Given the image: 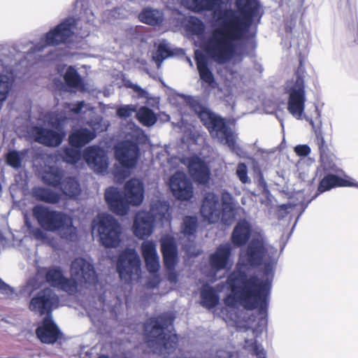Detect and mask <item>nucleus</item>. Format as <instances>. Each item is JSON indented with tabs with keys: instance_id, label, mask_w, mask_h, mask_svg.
I'll return each mask as SVG.
<instances>
[{
	"instance_id": "nucleus-9",
	"label": "nucleus",
	"mask_w": 358,
	"mask_h": 358,
	"mask_svg": "<svg viewBox=\"0 0 358 358\" xmlns=\"http://www.w3.org/2000/svg\"><path fill=\"white\" fill-rule=\"evenodd\" d=\"M33 214L40 226L45 230L58 231L61 238L67 241H73L77 239V229L73 225L71 217L42 206L34 207Z\"/></svg>"
},
{
	"instance_id": "nucleus-19",
	"label": "nucleus",
	"mask_w": 358,
	"mask_h": 358,
	"mask_svg": "<svg viewBox=\"0 0 358 358\" xmlns=\"http://www.w3.org/2000/svg\"><path fill=\"white\" fill-rule=\"evenodd\" d=\"M169 185L173 195L180 200H189L193 196L192 185L182 171H176L170 178Z\"/></svg>"
},
{
	"instance_id": "nucleus-52",
	"label": "nucleus",
	"mask_w": 358,
	"mask_h": 358,
	"mask_svg": "<svg viewBox=\"0 0 358 358\" xmlns=\"http://www.w3.org/2000/svg\"><path fill=\"white\" fill-rule=\"evenodd\" d=\"M113 248H115V245L116 244V242L117 241L116 236H115V234L117 233V228H118V224L117 222L113 219Z\"/></svg>"
},
{
	"instance_id": "nucleus-45",
	"label": "nucleus",
	"mask_w": 358,
	"mask_h": 358,
	"mask_svg": "<svg viewBox=\"0 0 358 358\" xmlns=\"http://www.w3.org/2000/svg\"><path fill=\"white\" fill-rule=\"evenodd\" d=\"M304 0H295L294 4L292 6V13L291 14V22L294 23L298 17L303 14V6Z\"/></svg>"
},
{
	"instance_id": "nucleus-46",
	"label": "nucleus",
	"mask_w": 358,
	"mask_h": 358,
	"mask_svg": "<svg viewBox=\"0 0 358 358\" xmlns=\"http://www.w3.org/2000/svg\"><path fill=\"white\" fill-rule=\"evenodd\" d=\"M236 173L242 183L245 184L250 182V180L248 176V168L245 164H238Z\"/></svg>"
},
{
	"instance_id": "nucleus-18",
	"label": "nucleus",
	"mask_w": 358,
	"mask_h": 358,
	"mask_svg": "<svg viewBox=\"0 0 358 358\" xmlns=\"http://www.w3.org/2000/svg\"><path fill=\"white\" fill-rule=\"evenodd\" d=\"M112 217L110 215L101 213L92 223V234L99 238V241L106 248L112 246Z\"/></svg>"
},
{
	"instance_id": "nucleus-48",
	"label": "nucleus",
	"mask_w": 358,
	"mask_h": 358,
	"mask_svg": "<svg viewBox=\"0 0 358 358\" xmlns=\"http://www.w3.org/2000/svg\"><path fill=\"white\" fill-rule=\"evenodd\" d=\"M124 85L127 87L131 88L134 90V92H135L138 94L139 97H144L145 99L150 98L148 92L146 90L141 88L138 85L134 84L129 80L125 81Z\"/></svg>"
},
{
	"instance_id": "nucleus-26",
	"label": "nucleus",
	"mask_w": 358,
	"mask_h": 358,
	"mask_svg": "<svg viewBox=\"0 0 358 358\" xmlns=\"http://www.w3.org/2000/svg\"><path fill=\"white\" fill-rule=\"evenodd\" d=\"M34 140L48 146H57L62 140L63 134L46 129L36 127L32 130Z\"/></svg>"
},
{
	"instance_id": "nucleus-51",
	"label": "nucleus",
	"mask_w": 358,
	"mask_h": 358,
	"mask_svg": "<svg viewBox=\"0 0 358 358\" xmlns=\"http://www.w3.org/2000/svg\"><path fill=\"white\" fill-rule=\"evenodd\" d=\"M0 292L5 294H9L12 292L11 288L4 283L1 279H0Z\"/></svg>"
},
{
	"instance_id": "nucleus-29",
	"label": "nucleus",
	"mask_w": 358,
	"mask_h": 358,
	"mask_svg": "<svg viewBox=\"0 0 358 358\" xmlns=\"http://www.w3.org/2000/svg\"><path fill=\"white\" fill-rule=\"evenodd\" d=\"M187 34L192 37L200 38L204 31L205 26L203 22L194 16H187L182 21Z\"/></svg>"
},
{
	"instance_id": "nucleus-27",
	"label": "nucleus",
	"mask_w": 358,
	"mask_h": 358,
	"mask_svg": "<svg viewBox=\"0 0 358 358\" xmlns=\"http://www.w3.org/2000/svg\"><path fill=\"white\" fill-rule=\"evenodd\" d=\"M197 220L196 217L187 216L183 220L182 227V232L184 236H187V238L190 241L189 245H185V250L189 255H197L199 254V250H196L193 241L191 238L193 236L196 227Z\"/></svg>"
},
{
	"instance_id": "nucleus-43",
	"label": "nucleus",
	"mask_w": 358,
	"mask_h": 358,
	"mask_svg": "<svg viewBox=\"0 0 358 358\" xmlns=\"http://www.w3.org/2000/svg\"><path fill=\"white\" fill-rule=\"evenodd\" d=\"M25 227L27 228V232L29 233V234L33 236L34 238L43 241H46L47 234L38 228H32L27 217H25Z\"/></svg>"
},
{
	"instance_id": "nucleus-24",
	"label": "nucleus",
	"mask_w": 358,
	"mask_h": 358,
	"mask_svg": "<svg viewBox=\"0 0 358 358\" xmlns=\"http://www.w3.org/2000/svg\"><path fill=\"white\" fill-rule=\"evenodd\" d=\"M85 106L83 101L78 102V103L66 104L64 106V110L60 114L55 113H50L46 117V121L49 124L58 129L63 124L65 120L71 118L72 115L79 113L82 108Z\"/></svg>"
},
{
	"instance_id": "nucleus-40",
	"label": "nucleus",
	"mask_w": 358,
	"mask_h": 358,
	"mask_svg": "<svg viewBox=\"0 0 358 358\" xmlns=\"http://www.w3.org/2000/svg\"><path fill=\"white\" fill-rule=\"evenodd\" d=\"M147 269L148 271L153 275L155 278V282L149 284V286L154 287L159 282V276L157 272L159 268V256L150 257L145 259Z\"/></svg>"
},
{
	"instance_id": "nucleus-2",
	"label": "nucleus",
	"mask_w": 358,
	"mask_h": 358,
	"mask_svg": "<svg viewBox=\"0 0 358 358\" xmlns=\"http://www.w3.org/2000/svg\"><path fill=\"white\" fill-rule=\"evenodd\" d=\"M222 0H180L185 8L196 13L213 12L214 28L200 43L206 55L219 64L240 63L243 59V45L253 37L262 16L258 0H235L236 9H218Z\"/></svg>"
},
{
	"instance_id": "nucleus-20",
	"label": "nucleus",
	"mask_w": 358,
	"mask_h": 358,
	"mask_svg": "<svg viewBox=\"0 0 358 358\" xmlns=\"http://www.w3.org/2000/svg\"><path fill=\"white\" fill-rule=\"evenodd\" d=\"M231 245L229 243L221 244L210 256V264L212 269L215 272L213 275L208 276V280L213 282L221 276H217L216 273L226 269L231 265L230 262Z\"/></svg>"
},
{
	"instance_id": "nucleus-44",
	"label": "nucleus",
	"mask_w": 358,
	"mask_h": 358,
	"mask_svg": "<svg viewBox=\"0 0 358 358\" xmlns=\"http://www.w3.org/2000/svg\"><path fill=\"white\" fill-rule=\"evenodd\" d=\"M226 80L229 85L236 86L240 84L242 80V75L238 68L231 69L226 76Z\"/></svg>"
},
{
	"instance_id": "nucleus-34",
	"label": "nucleus",
	"mask_w": 358,
	"mask_h": 358,
	"mask_svg": "<svg viewBox=\"0 0 358 358\" xmlns=\"http://www.w3.org/2000/svg\"><path fill=\"white\" fill-rule=\"evenodd\" d=\"M334 159L335 157L333 155H328L325 152H321V167L326 172H335L342 174L343 171L336 165Z\"/></svg>"
},
{
	"instance_id": "nucleus-47",
	"label": "nucleus",
	"mask_w": 358,
	"mask_h": 358,
	"mask_svg": "<svg viewBox=\"0 0 358 358\" xmlns=\"http://www.w3.org/2000/svg\"><path fill=\"white\" fill-rule=\"evenodd\" d=\"M136 111V108L134 105H126L119 108L117 114L119 117L127 118L131 116Z\"/></svg>"
},
{
	"instance_id": "nucleus-23",
	"label": "nucleus",
	"mask_w": 358,
	"mask_h": 358,
	"mask_svg": "<svg viewBox=\"0 0 358 358\" xmlns=\"http://www.w3.org/2000/svg\"><path fill=\"white\" fill-rule=\"evenodd\" d=\"M46 280L52 286L59 287L71 294L77 292V285L72 280L65 278L59 269H49L46 273Z\"/></svg>"
},
{
	"instance_id": "nucleus-15",
	"label": "nucleus",
	"mask_w": 358,
	"mask_h": 358,
	"mask_svg": "<svg viewBox=\"0 0 358 358\" xmlns=\"http://www.w3.org/2000/svg\"><path fill=\"white\" fill-rule=\"evenodd\" d=\"M70 273L72 282L76 285H87L96 280V273L92 264L83 258L75 259L71 265Z\"/></svg>"
},
{
	"instance_id": "nucleus-31",
	"label": "nucleus",
	"mask_w": 358,
	"mask_h": 358,
	"mask_svg": "<svg viewBox=\"0 0 358 358\" xmlns=\"http://www.w3.org/2000/svg\"><path fill=\"white\" fill-rule=\"evenodd\" d=\"M219 301L216 292L208 285H204L201 290V303L203 307L212 308Z\"/></svg>"
},
{
	"instance_id": "nucleus-50",
	"label": "nucleus",
	"mask_w": 358,
	"mask_h": 358,
	"mask_svg": "<svg viewBox=\"0 0 358 358\" xmlns=\"http://www.w3.org/2000/svg\"><path fill=\"white\" fill-rule=\"evenodd\" d=\"M105 199L109 208H112V188L108 187L105 193Z\"/></svg>"
},
{
	"instance_id": "nucleus-28",
	"label": "nucleus",
	"mask_w": 358,
	"mask_h": 358,
	"mask_svg": "<svg viewBox=\"0 0 358 358\" xmlns=\"http://www.w3.org/2000/svg\"><path fill=\"white\" fill-rule=\"evenodd\" d=\"M251 236V228L248 222L239 221L234 229L231 241L234 245L241 246L244 245Z\"/></svg>"
},
{
	"instance_id": "nucleus-39",
	"label": "nucleus",
	"mask_w": 358,
	"mask_h": 358,
	"mask_svg": "<svg viewBox=\"0 0 358 358\" xmlns=\"http://www.w3.org/2000/svg\"><path fill=\"white\" fill-rule=\"evenodd\" d=\"M62 177V171L54 167H50L43 176V181L52 186H57L60 183Z\"/></svg>"
},
{
	"instance_id": "nucleus-1",
	"label": "nucleus",
	"mask_w": 358,
	"mask_h": 358,
	"mask_svg": "<svg viewBox=\"0 0 358 358\" xmlns=\"http://www.w3.org/2000/svg\"><path fill=\"white\" fill-rule=\"evenodd\" d=\"M277 258V250L266 244L263 236L258 234L246 249L241 250L237 269L227 279L230 294L224 299L223 319L239 331H250L252 338L245 339L243 348L257 358H266L264 347L254 337L266 329L267 321L262 317L257 327L252 329L255 322L252 309H263L266 306Z\"/></svg>"
},
{
	"instance_id": "nucleus-13",
	"label": "nucleus",
	"mask_w": 358,
	"mask_h": 358,
	"mask_svg": "<svg viewBox=\"0 0 358 358\" xmlns=\"http://www.w3.org/2000/svg\"><path fill=\"white\" fill-rule=\"evenodd\" d=\"M117 270L121 279L126 282L139 275L140 259L134 249H126L119 257Z\"/></svg>"
},
{
	"instance_id": "nucleus-16",
	"label": "nucleus",
	"mask_w": 358,
	"mask_h": 358,
	"mask_svg": "<svg viewBox=\"0 0 358 358\" xmlns=\"http://www.w3.org/2000/svg\"><path fill=\"white\" fill-rule=\"evenodd\" d=\"M75 24L76 20L73 18L66 19L54 29L50 31L41 41V43L44 44L41 46H36V48L39 51L45 45H55L68 41L73 34Z\"/></svg>"
},
{
	"instance_id": "nucleus-33",
	"label": "nucleus",
	"mask_w": 358,
	"mask_h": 358,
	"mask_svg": "<svg viewBox=\"0 0 358 358\" xmlns=\"http://www.w3.org/2000/svg\"><path fill=\"white\" fill-rule=\"evenodd\" d=\"M34 194L38 199L47 203H55L59 200V194L48 188H36Z\"/></svg>"
},
{
	"instance_id": "nucleus-7",
	"label": "nucleus",
	"mask_w": 358,
	"mask_h": 358,
	"mask_svg": "<svg viewBox=\"0 0 358 358\" xmlns=\"http://www.w3.org/2000/svg\"><path fill=\"white\" fill-rule=\"evenodd\" d=\"M285 90L289 94L288 111L297 120L305 118L309 122L315 134L320 152H324L322 149L324 144V139L322 134V121L320 118L318 117L315 122L311 118L303 115L306 101L303 79L297 76L294 80L287 82Z\"/></svg>"
},
{
	"instance_id": "nucleus-10",
	"label": "nucleus",
	"mask_w": 358,
	"mask_h": 358,
	"mask_svg": "<svg viewBox=\"0 0 358 358\" xmlns=\"http://www.w3.org/2000/svg\"><path fill=\"white\" fill-rule=\"evenodd\" d=\"M169 206L166 202L157 201L151 204L150 212L138 211L134 218V234L138 238L143 239L151 235L154 224L158 221L164 225L170 221Z\"/></svg>"
},
{
	"instance_id": "nucleus-53",
	"label": "nucleus",
	"mask_w": 358,
	"mask_h": 358,
	"mask_svg": "<svg viewBox=\"0 0 358 358\" xmlns=\"http://www.w3.org/2000/svg\"><path fill=\"white\" fill-rule=\"evenodd\" d=\"M228 2V0H222L221 2L218 3V9H223L222 6L226 5Z\"/></svg>"
},
{
	"instance_id": "nucleus-41",
	"label": "nucleus",
	"mask_w": 358,
	"mask_h": 358,
	"mask_svg": "<svg viewBox=\"0 0 358 358\" xmlns=\"http://www.w3.org/2000/svg\"><path fill=\"white\" fill-rule=\"evenodd\" d=\"M144 259L158 256L156 244L151 241H145L141 245Z\"/></svg>"
},
{
	"instance_id": "nucleus-37",
	"label": "nucleus",
	"mask_w": 358,
	"mask_h": 358,
	"mask_svg": "<svg viewBox=\"0 0 358 358\" xmlns=\"http://www.w3.org/2000/svg\"><path fill=\"white\" fill-rule=\"evenodd\" d=\"M61 185L63 193L69 197L77 196L80 192L78 182L72 178H66Z\"/></svg>"
},
{
	"instance_id": "nucleus-21",
	"label": "nucleus",
	"mask_w": 358,
	"mask_h": 358,
	"mask_svg": "<svg viewBox=\"0 0 358 358\" xmlns=\"http://www.w3.org/2000/svg\"><path fill=\"white\" fill-rule=\"evenodd\" d=\"M194 55L200 78L202 80V86L206 91L210 93L217 87V84L215 80L213 74L207 66V59L203 55V52L199 50H196L194 52Z\"/></svg>"
},
{
	"instance_id": "nucleus-8",
	"label": "nucleus",
	"mask_w": 358,
	"mask_h": 358,
	"mask_svg": "<svg viewBox=\"0 0 358 358\" xmlns=\"http://www.w3.org/2000/svg\"><path fill=\"white\" fill-rule=\"evenodd\" d=\"M126 133L131 141L122 142L115 149V158L123 170L120 174L113 170V181L127 178L130 173L129 169L135 166L138 160L139 149L136 142L142 138L143 131L131 122L128 124Z\"/></svg>"
},
{
	"instance_id": "nucleus-55",
	"label": "nucleus",
	"mask_w": 358,
	"mask_h": 358,
	"mask_svg": "<svg viewBox=\"0 0 358 358\" xmlns=\"http://www.w3.org/2000/svg\"><path fill=\"white\" fill-rule=\"evenodd\" d=\"M98 358H108V357H107V356H104V355H101V356H100V357H98Z\"/></svg>"
},
{
	"instance_id": "nucleus-42",
	"label": "nucleus",
	"mask_w": 358,
	"mask_h": 358,
	"mask_svg": "<svg viewBox=\"0 0 358 358\" xmlns=\"http://www.w3.org/2000/svg\"><path fill=\"white\" fill-rule=\"evenodd\" d=\"M22 160V154L17 151H10L6 155V163L14 169L21 166Z\"/></svg>"
},
{
	"instance_id": "nucleus-56",
	"label": "nucleus",
	"mask_w": 358,
	"mask_h": 358,
	"mask_svg": "<svg viewBox=\"0 0 358 358\" xmlns=\"http://www.w3.org/2000/svg\"><path fill=\"white\" fill-rule=\"evenodd\" d=\"M301 166V162H299L298 163V164H297L298 168H299V166Z\"/></svg>"
},
{
	"instance_id": "nucleus-14",
	"label": "nucleus",
	"mask_w": 358,
	"mask_h": 358,
	"mask_svg": "<svg viewBox=\"0 0 358 358\" xmlns=\"http://www.w3.org/2000/svg\"><path fill=\"white\" fill-rule=\"evenodd\" d=\"M94 137V133L87 129L74 131L69 136L70 143L74 148H69L64 150L63 160L69 164H75L78 162L82 156L78 148L89 143Z\"/></svg>"
},
{
	"instance_id": "nucleus-49",
	"label": "nucleus",
	"mask_w": 358,
	"mask_h": 358,
	"mask_svg": "<svg viewBox=\"0 0 358 358\" xmlns=\"http://www.w3.org/2000/svg\"><path fill=\"white\" fill-rule=\"evenodd\" d=\"M310 151V148L308 145H298L294 148V152L300 157L308 156Z\"/></svg>"
},
{
	"instance_id": "nucleus-17",
	"label": "nucleus",
	"mask_w": 358,
	"mask_h": 358,
	"mask_svg": "<svg viewBox=\"0 0 358 358\" xmlns=\"http://www.w3.org/2000/svg\"><path fill=\"white\" fill-rule=\"evenodd\" d=\"M160 243L165 266L170 271L168 275L169 281L176 284L178 281V275L173 271L178 256L176 241L171 236L165 235L162 237Z\"/></svg>"
},
{
	"instance_id": "nucleus-35",
	"label": "nucleus",
	"mask_w": 358,
	"mask_h": 358,
	"mask_svg": "<svg viewBox=\"0 0 358 358\" xmlns=\"http://www.w3.org/2000/svg\"><path fill=\"white\" fill-rule=\"evenodd\" d=\"M179 112L181 115V122L180 123V128L181 131L184 133V136L182 141H185V138L187 140H191L193 142L195 141V134L192 131L193 126L192 124H188L187 122L188 120L187 119V116L185 115V111L183 108H179Z\"/></svg>"
},
{
	"instance_id": "nucleus-11",
	"label": "nucleus",
	"mask_w": 358,
	"mask_h": 358,
	"mask_svg": "<svg viewBox=\"0 0 358 358\" xmlns=\"http://www.w3.org/2000/svg\"><path fill=\"white\" fill-rule=\"evenodd\" d=\"M144 199V187L138 179H131L124 185V199H117L113 188V213L124 215L129 211V205L139 206Z\"/></svg>"
},
{
	"instance_id": "nucleus-6",
	"label": "nucleus",
	"mask_w": 358,
	"mask_h": 358,
	"mask_svg": "<svg viewBox=\"0 0 358 358\" xmlns=\"http://www.w3.org/2000/svg\"><path fill=\"white\" fill-rule=\"evenodd\" d=\"M222 208L218 196L213 192L207 193L201 207V215L208 223H215L220 220L226 225L231 224L237 210H243L236 207L231 194L224 192L222 194Z\"/></svg>"
},
{
	"instance_id": "nucleus-36",
	"label": "nucleus",
	"mask_w": 358,
	"mask_h": 358,
	"mask_svg": "<svg viewBox=\"0 0 358 358\" xmlns=\"http://www.w3.org/2000/svg\"><path fill=\"white\" fill-rule=\"evenodd\" d=\"M64 79L66 83L70 87L76 88L80 90H84V87L81 79L76 69L73 67L70 66L67 69L65 73Z\"/></svg>"
},
{
	"instance_id": "nucleus-4",
	"label": "nucleus",
	"mask_w": 358,
	"mask_h": 358,
	"mask_svg": "<svg viewBox=\"0 0 358 358\" xmlns=\"http://www.w3.org/2000/svg\"><path fill=\"white\" fill-rule=\"evenodd\" d=\"M58 304L59 298L50 289L39 292L30 301L29 309L31 311L41 315L47 313L41 325L36 330V335L42 343H53L58 338L59 330L50 315V312L57 308Z\"/></svg>"
},
{
	"instance_id": "nucleus-22",
	"label": "nucleus",
	"mask_w": 358,
	"mask_h": 358,
	"mask_svg": "<svg viewBox=\"0 0 358 358\" xmlns=\"http://www.w3.org/2000/svg\"><path fill=\"white\" fill-rule=\"evenodd\" d=\"M87 164L96 172L102 173L108 167L104 150L96 147L87 148L83 154Z\"/></svg>"
},
{
	"instance_id": "nucleus-25",
	"label": "nucleus",
	"mask_w": 358,
	"mask_h": 358,
	"mask_svg": "<svg viewBox=\"0 0 358 358\" xmlns=\"http://www.w3.org/2000/svg\"><path fill=\"white\" fill-rule=\"evenodd\" d=\"M336 187H358V182H355L352 178H342L334 174H328L320 181L317 191L322 193Z\"/></svg>"
},
{
	"instance_id": "nucleus-32",
	"label": "nucleus",
	"mask_w": 358,
	"mask_h": 358,
	"mask_svg": "<svg viewBox=\"0 0 358 358\" xmlns=\"http://www.w3.org/2000/svg\"><path fill=\"white\" fill-rule=\"evenodd\" d=\"M138 120L144 126L150 127L155 124L157 116L150 108L143 106L136 113Z\"/></svg>"
},
{
	"instance_id": "nucleus-38",
	"label": "nucleus",
	"mask_w": 358,
	"mask_h": 358,
	"mask_svg": "<svg viewBox=\"0 0 358 358\" xmlns=\"http://www.w3.org/2000/svg\"><path fill=\"white\" fill-rule=\"evenodd\" d=\"M171 55V48L169 44L163 41L157 46V50L153 55L152 59L156 62L157 67H160L163 60Z\"/></svg>"
},
{
	"instance_id": "nucleus-3",
	"label": "nucleus",
	"mask_w": 358,
	"mask_h": 358,
	"mask_svg": "<svg viewBox=\"0 0 358 358\" xmlns=\"http://www.w3.org/2000/svg\"><path fill=\"white\" fill-rule=\"evenodd\" d=\"M178 99L179 104H185V107L198 115L215 141L227 145L231 150L237 152L236 134L224 119L209 110L202 108L197 100L193 97L178 96Z\"/></svg>"
},
{
	"instance_id": "nucleus-30",
	"label": "nucleus",
	"mask_w": 358,
	"mask_h": 358,
	"mask_svg": "<svg viewBox=\"0 0 358 358\" xmlns=\"http://www.w3.org/2000/svg\"><path fill=\"white\" fill-rule=\"evenodd\" d=\"M139 19L143 23L156 25L163 21L164 15L159 10L146 8L139 14Z\"/></svg>"
},
{
	"instance_id": "nucleus-54",
	"label": "nucleus",
	"mask_w": 358,
	"mask_h": 358,
	"mask_svg": "<svg viewBox=\"0 0 358 358\" xmlns=\"http://www.w3.org/2000/svg\"><path fill=\"white\" fill-rule=\"evenodd\" d=\"M306 174H307V171L306 170L304 171L303 172H301L299 173V176L300 178H301L302 180H305L306 179Z\"/></svg>"
},
{
	"instance_id": "nucleus-5",
	"label": "nucleus",
	"mask_w": 358,
	"mask_h": 358,
	"mask_svg": "<svg viewBox=\"0 0 358 358\" xmlns=\"http://www.w3.org/2000/svg\"><path fill=\"white\" fill-rule=\"evenodd\" d=\"M148 345L154 352L169 355L178 342L177 335L171 332L172 322L163 317L149 319L144 325Z\"/></svg>"
},
{
	"instance_id": "nucleus-12",
	"label": "nucleus",
	"mask_w": 358,
	"mask_h": 358,
	"mask_svg": "<svg viewBox=\"0 0 358 358\" xmlns=\"http://www.w3.org/2000/svg\"><path fill=\"white\" fill-rule=\"evenodd\" d=\"M180 164L187 166L189 173L194 181L200 184L208 182L210 178V171L201 159L196 156L182 159L173 157L167 162V166L171 169H174Z\"/></svg>"
}]
</instances>
